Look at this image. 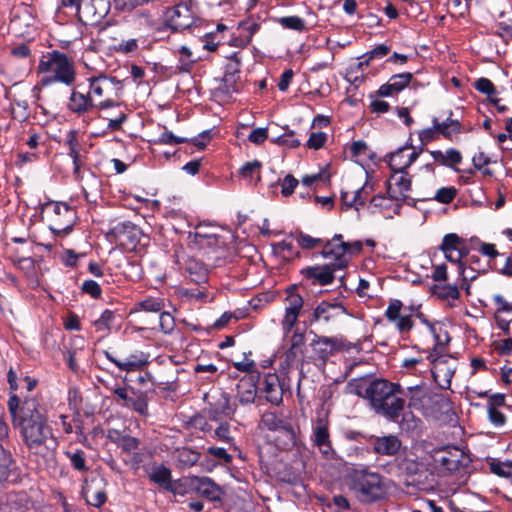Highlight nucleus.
Segmentation results:
<instances>
[{
	"instance_id": "nucleus-60",
	"label": "nucleus",
	"mask_w": 512,
	"mask_h": 512,
	"mask_svg": "<svg viewBox=\"0 0 512 512\" xmlns=\"http://www.w3.org/2000/svg\"><path fill=\"white\" fill-rule=\"evenodd\" d=\"M82 290L93 298H99L101 295L99 284L93 280H86L82 285Z\"/></svg>"
},
{
	"instance_id": "nucleus-64",
	"label": "nucleus",
	"mask_w": 512,
	"mask_h": 512,
	"mask_svg": "<svg viewBox=\"0 0 512 512\" xmlns=\"http://www.w3.org/2000/svg\"><path fill=\"white\" fill-rule=\"evenodd\" d=\"M207 452L219 460H223L225 463L232 461V456L227 453L226 449L221 447H209Z\"/></svg>"
},
{
	"instance_id": "nucleus-11",
	"label": "nucleus",
	"mask_w": 512,
	"mask_h": 512,
	"mask_svg": "<svg viewBox=\"0 0 512 512\" xmlns=\"http://www.w3.org/2000/svg\"><path fill=\"white\" fill-rule=\"evenodd\" d=\"M209 395H204V400L208 402L207 415L212 421H219L221 417L232 418L236 408L230 404V396L225 392H217L211 396V401L208 400Z\"/></svg>"
},
{
	"instance_id": "nucleus-18",
	"label": "nucleus",
	"mask_w": 512,
	"mask_h": 512,
	"mask_svg": "<svg viewBox=\"0 0 512 512\" xmlns=\"http://www.w3.org/2000/svg\"><path fill=\"white\" fill-rule=\"evenodd\" d=\"M166 22L175 31L187 29L193 23L191 11L183 4L169 8L166 12Z\"/></svg>"
},
{
	"instance_id": "nucleus-35",
	"label": "nucleus",
	"mask_w": 512,
	"mask_h": 512,
	"mask_svg": "<svg viewBox=\"0 0 512 512\" xmlns=\"http://www.w3.org/2000/svg\"><path fill=\"white\" fill-rule=\"evenodd\" d=\"M185 270L188 272L191 281L197 284L207 281V270L198 262L189 260L186 264Z\"/></svg>"
},
{
	"instance_id": "nucleus-29",
	"label": "nucleus",
	"mask_w": 512,
	"mask_h": 512,
	"mask_svg": "<svg viewBox=\"0 0 512 512\" xmlns=\"http://www.w3.org/2000/svg\"><path fill=\"white\" fill-rule=\"evenodd\" d=\"M149 478L165 490L174 494L177 492L171 479V470L164 465L154 466Z\"/></svg>"
},
{
	"instance_id": "nucleus-61",
	"label": "nucleus",
	"mask_w": 512,
	"mask_h": 512,
	"mask_svg": "<svg viewBox=\"0 0 512 512\" xmlns=\"http://www.w3.org/2000/svg\"><path fill=\"white\" fill-rule=\"evenodd\" d=\"M179 53L181 54L180 61H181V70L182 71H189L191 64L194 62L191 60L192 53L190 49L186 46H182L179 50Z\"/></svg>"
},
{
	"instance_id": "nucleus-4",
	"label": "nucleus",
	"mask_w": 512,
	"mask_h": 512,
	"mask_svg": "<svg viewBox=\"0 0 512 512\" xmlns=\"http://www.w3.org/2000/svg\"><path fill=\"white\" fill-rule=\"evenodd\" d=\"M38 71L41 73H51L42 79V84L47 85L53 82H62L71 85L75 81L76 73L73 63L64 53L53 51L42 56Z\"/></svg>"
},
{
	"instance_id": "nucleus-12",
	"label": "nucleus",
	"mask_w": 512,
	"mask_h": 512,
	"mask_svg": "<svg viewBox=\"0 0 512 512\" xmlns=\"http://www.w3.org/2000/svg\"><path fill=\"white\" fill-rule=\"evenodd\" d=\"M110 0H82L80 22L85 25L100 23L110 11Z\"/></svg>"
},
{
	"instance_id": "nucleus-37",
	"label": "nucleus",
	"mask_w": 512,
	"mask_h": 512,
	"mask_svg": "<svg viewBox=\"0 0 512 512\" xmlns=\"http://www.w3.org/2000/svg\"><path fill=\"white\" fill-rule=\"evenodd\" d=\"M432 292L442 300H457L459 298V290L456 285H434Z\"/></svg>"
},
{
	"instance_id": "nucleus-21",
	"label": "nucleus",
	"mask_w": 512,
	"mask_h": 512,
	"mask_svg": "<svg viewBox=\"0 0 512 512\" xmlns=\"http://www.w3.org/2000/svg\"><path fill=\"white\" fill-rule=\"evenodd\" d=\"M262 392L267 401L279 405L283 401L284 383L280 381L275 373H268L262 381Z\"/></svg>"
},
{
	"instance_id": "nucleus-15",
	"label": "nucleus",
	"mask_w": 512,
	"mask_h": 512,
	"mask_svg": "<svg viewBox=\"0 0 512 512\" xmlns=\"http://www.w3.org/2000/svg\"><path fill=\"white\" fill-rule=\"evenodd\" d=\"M112 232L119 244L129 250L136 247L141 237L140 229L131 222L118 223L113 227Z\"/></svg>"
},
{
	"instance_id": "nucleus-53",
	"label": "nucleus",
	"mask_w": 512,
	"mask_h": 512,
	"mask_svg": "<svg viewBox=\"0 0 512 512\" xmlns=\"http://www.w3.org/2000/svg\"><path fill=\"white\" fill-rule=\"evenodd\" d=\"M402 306L403 304L400 300H392L385 312L387 319L391 322H396V320L401 316L400 311Z\"/></svg>"
},
{
	"instance_id": "nucleus-48",
	"label": "nucleus",
	"mask_w": 512,
	"mask_h": 512,
	"mask_svg": "<svg viewBox=\"0 0 512 512\" xmlns=\"http://www.w3.org/2000/svg\"><path fill=\"white\" fill-rule=\"evenodd\" d=\"M66 145L69 148L68 155L72 157L73 161L80 160L76 131L72 130L67 134Z\"/></svg>"
},
{
	"instance_id": "nucleus-34",
	"label": "nucleus",
	"mask_w": 512,
	"mask_h": 512,
	"mask_svg": "<svg viewBox=\"0 0 512 512\" xmlns=\"http://www.w3.org/2000/svg\"><path fill=\"white\" fill-rule=\"evenodd\" d=\"M125 407L132 408L137 413L146 416L148 414L147 395L143 392L132 391V397Z\"/></svg>"
},
{
	"instance_id": "nucleus-6",
	"label": "nucleus",
	"mask_w": 512,
	"mask_h": 512,
	"mask_svg": "<svg viewBox=\"0 0 512 512\" xmlns=\"http://www.w3.org/2000/svg\"><path fill=\"white\" fill-rule=\"evenodd\" d=\"M433 462L440 473L452 475L466 472L471 463V458L458 447L448 446L435 451Z\"/></svg>"
},
{
	"instance_id": "nucleus-36",
	"label": "nucleus",
	"mask_w": 512,
	"mask_h": 512,
	"mask_svg": "<svg viewBox=\"0 0 512 512\" xmlns=\"http://www.w3.org/2000/svg\"><path fill=\"white\" fill-rule=\"evenodd\" d=\"M408 398V408L420 409L422 407V399L424 398V392L421 386H410L407 391H404L402 397Z\"/></svg>"
},
{
	"instance_id": "nucleus-62",
	"label": "nucleus",
	"mask_w": 512,
	"mask_h": 512,
	"mask_svg": "<svg viewBox=\"0 0 512 512\" xmlns=\"http://www.w3.org/2000/svg\"><path fill=\"white\" fill-rule=\"evenodd\" d=\"M268 138V132L266 128L254 129L248 136V140L254 144H262Z\"/></svg>"
},
{
	"instance_id": "nucleus-7",
	"label": "nucleus",
	"mask_w": 512,
	"mask_h": 512,
	"mask_svg": "<svg viewBox=\"0 0 512 512\" xmlns=\"http://www.w3.org/2000/svg\"><path fill=\"white\" fill-rule=\"evenodd\" d=\"M49 228L57 236L70 233L76 222L75 210L65 203L57 202L46 207Z\"/></svg>"
},
{
	"instance_id": "nucleus-52",
	"label": "nucleus",
	"mask_w": 512,
	"mask_h": 512,
	"mask_svg": "<svg viewBox=\"0 0 512 512\" xmlns=\"http://www.w3.org/2000/svg\"><path fill=\"white\" fill-rule=\"evenodd\" d=\"M159 326L165 334L172 332L175 327L173 316L168 312H161L159 315Z\"/></svg>"
},
{
	"instance_id": "nucleus-55",
	"label": "nucleus",
	"mask_w": 512,
	"mask_h": 512,
	"mask_svg": "<svg viewBox=\"0 0 512 512\" xmlns=\"http://www.w3.org/2000/svg\"><path fill=\"white\" fill-rule=\"evenodd\" d=\"M327 140V136L323 132H312L307 141V146L310 149H320L323 147L324 143Z\"/></svg>"
},
{
	"instance_id": "nucleus-50",
	"label": "nucleus",
	"mask_w": 512,
	"mask_h": 512,
	"mask_svg": "<svg viewBox=\"0 0 512 512\" xmlns=\"http://www.w3.org/2000/svg\"><path fill=\"white\" fill-rule=\"evenodd\" d=\"M298 184L299 181L293 175H286L281 182V194L284 197L292 195Z\"/></svg>"
},
{
	"instance_id": "nucleus-24",
	"label": "nucleus",
	"mask_w": 512,
	"mask_h": 512,
	"mask_svg": "<svg viewBox=\"0 0 512 512\" xmlns=\"http://www.w3.org/2000/svg\"><path fill=\"white\" fill-rule=\"evenodd\" d=\"M412 79L413 75L409 72L393 75L386 84L380 86L377 93L381 97L392 96L407 87Z\"/></svg>"
},
{
	"instance_id": "nucleus-17",
	"label": "nucleus",
	"mask_w": 512,
	"mask_h": 512,
	"mask_svg": "<svg viewBox=\"0 0 512 512\" xmlns=\"http://www.w3.org/2000/svg\"><path fill=\"white\" fill-rule=\"evenodd\" d=\"M336 271L338 269L329 263L304 268L301 274L304 278L311 280L313 285L325 286L333 282Z\"/></svg>"
},
{
	"instance_id": "nucleus-31",
	"label": "nucleus",
	"mask_w": 512,
	"mask_h": 512,
	"mask_svg": "<svg viewBox=\"0 0 512 512\" xmlns=\"http://www.w3.org/2000/svg\"><path fill=\"white\" fill-rule=\"evenodd\" d=\"M175 458L177 467L185 469L194 466L198 462L200 454L190 448L183 447L176 449Z\"/></svg>"
},
{
	"instance_id": "nucleus-13",
	"label": "nucleus",
	"mask_w": 512,
	"mask_h": 512,
	"mask_svg": "<svg viewBox=\"0 0 512 512\" xmlns=\"http://www.w3.org/2000/svg\"><path fill=\"white\" fill-rule=\"evenodd\" d=\"M187 487L210 501H220L222 489L209 477L191 476L185 479Z\"/></svg>"
},
{
	"instance_id": "nucleus-46",
	"label": "nucleus",
	"mask_w": 512,
	"mask_h": 512,
	"mask_svg": "<svg viewBox=\"0 0 512 512\" xmlns=\"http://www.w3.org/2000/svg\"><path fill=\"white\" fill-rule=\"evenodd\" d=\"M457 194V190L454 187H442L437 190L434 199L440 203L448 204L451 203Z\"/></svg>"
},
{
	"instance_id": "nucleus-56",
	"label": "nucleus",
	"mask_w": 512,
	"mask_h": 512,
	"mask_svg": "<svg viewBox=\"0 0 512 512\" xmlns=\"http://www.w3.org/2000/svg\"><path fill=\"white\" fill-rule=\"evenodd\" d=\"M475 88L488 96L496 93L494 84L487 78H480L475 82Z\"/></svg>"
},
{
	"instance_id": "nucleus-25",
	"label": "nucleus",
	"mask_w": 512,
	"mask_h": 512,
	"mask_svg": "<svg viewBox=\"0 0 512 512\" xmlns=\"http://www.w3.org/2000/svg\"><path fill=\"white\" fill-rule=\"evenodd\" d=\"M102 482L103 480H92L91 483H86L83 486L82 492L89 505L100 507L106 502L107 495L102 487Z\"/></svg>"
},
{
	"instance_id": "nucleus-51",
	"label": "nucleus",
	"mask_w": 512,
	"mask_h": 512,
	"mask_svg": "<svg viewBox=\"0 0 512 512\" xmlns=\"http://www.w3.org/2000/svg\"><path fill=\"white\" fill-rule=\"evenodd\" d=\"M114 318V313L111 310H105L99 319L93 322V325L96 327L97 331L109 330L110 323Z\"/></svg>"
},
{
	"instance_id": "nucleus-63",
	"label": "nucleus",
	"mask_w": 512,
	"mask_h": 512,
	"mask_svg": "<svg viewBox=\"0 0 512 512\" xmlns=\"http://www.w3.org/2000/svg\"><path fill=\"white\" fill-rule=\"evenodd\" d=\"M70 461L72 466L79 471H85L87 469L85 464L84 453L82 451H77L70 455Z\"/></svg>"
},
{
	"instance_id": "nucleus-20",
	"label": "nucleus",
	"mask_w": 512,
	"mask_h": 512,
	"mask_svg": "<svg viewBox=\"0 0 512 512\" xmlns=\"http://www.w3.org/2000/svg\"><path fill=\"white\" fill-rule=\"evenodd\" d=\"M240 62L235 58L234 62L226 65L225 74L217 90L224 95H231L239 90L240 85Z\"/></svg>"
},
{
	"instance_id": "nucleus-59",
	"label": "nucleus",
	"mask_w": 512,
	"mask_h": 512,
	"mask_svg": "<svg viewBox=\"0 0 512 512\" xmlns=\"http://www.w3.org/2000/svg\"><path fill=\"white\" fill-rule=\"evenodd\" d=\"M216 437L223 442L230 443L233 437L230 435V426L228 423H221L215 430Z\"/></svg>"
},
{
	"instance_id": "nucleus-57",
	"label": "nucleus",
	"mask_w": 512,
	"mask_h": 512,
	"mask_svg": "<svg viewBox=\"0 0 512 512\" xmlns=\"http://www.w3.org/2000/svg\"><path fill=\"white\" fill-rule=\"evenodd\" d=\"M188 424L196 429L207 432L211 430V426L207 422L206 418L201 414H196L190 417Z\"/></svg>"
},
{
	"instance_id": "nucleus-43",
	"label": "nucleus",
	"mask_w": 512,
	"mask_h": 512,
	"mask_svg": "<svg viewBox=\"0 0 512 512\" xmlns=\"http://www.w3.org/2000/svg\"><path fill=\"white\" fill-rule=\"evenodd\" d=\"M466 254L467 251L465 248L457 249L449 252L448 254H445V257L448 261L458 263L459 273L462 275L463 280H466L467 276L465 275V267L461 260Z\"/></svg>"
},
{
	"instance_id": "nucleus-23",
	"label": "nucleus",
	"mask_w": 512,
	"mask_h": 512,
	"mask_svg": "<svg viewBox=\"0 0 512 512\" xmlns=\"http://www.w3.org/2000/svg\"><path fill=\"white\" fill-rule=\"evenodd\" d=\"M493 300L497 306L494 314L497 326L503 332L509 334V325L512 322V303L506 301L501 295H495Z\"/></svg>"
},
{
	"instance_id": "nucleus-1",
	"label": "nucleus",
	"mask_w": 512,
	"mask_h": 512,
	"mask_svg": "<svg viewBox=\"0 0 512 512\" xmlns=\"http://www.w3.org/2000/svg\"><path fill=\"white\" fill-rule=\"evenodd\" d=\"M38 406L33 398L25 399L20 405V399L16 395L11 396L8 401V410L14 426L20 427L29 451L35 455L49 457L53 455L58 441Z\"/></svg>"
},
{
	"instance_id": "nucleus-5",
	"label": "nucleus",
	"mask_w": 512,
	"mask_h": 512,
	"mask_svg": "<svg viewBox=\"0 0 512 512\" xmlns=\"http://www.w3.org/2000/svg\"><path fill=\"white\" fill-rule=\"evenodd\" d=\"M89 92L98 109L116 106L123 89L122 82L116 77L99 73L88 78Z\"/></svg>"
},
{
	"instance_id": "nucleus-33",
	"label": "nucleus",
	"mask_w": 512,
	"mask_h": 512,
	"mask_svg": "<svg viewBox=\"0 0 512 512\" xmlns=\"http://www.w3.org/2000/svg\"><path fill=\"white\" fill-rule=\"evenodd\" d=\"M398 468L408 476H415L423 471V464L407 456L397 458Z\"/></svg>"
},
{
	"instance_id": "nucleus-28",
	"label": "nucleus",
	"mask_w": 512,
	"mask_h": 512,
	"mask_svg": "<svg viewBox=\"0 0 512 512\" xmlns=\"http://www.w3.org/2000/svg\"><path fill=\"white\" fill-rule=\"evenodd\" d=\"M313 436L314 444L319 448L320 452L329 455L332 452V445L328 425L323 421H319L313 429Z\"/></svg>"
},
{
	"instance_id": "nucleus-26",
	"label": "nucleus",
	"mask_w": 512,
	"mask_h": 512,
	"mask_svg": "<svg viewBox=\"0 0 512 512\" xmlns=\"http://www.w3.org/2000/svg\"><path fill=\"white\" fill-rule=\"evenodd\" d=\"M68 108L74 113L84 114L93 108H97V105L94 103L89 91L87 94H84L73 89L69 98Z\"/></svg>"
},
{
	"instance_id": "nucleus-27",
	"label": "nucleus",
	"mask_w": 512,
	"mask_h": 512,
	"mask_svg": "<svg viewBox=\"0 0 512 512\" xmlns=\"http://www.w3.org/2000/svg\"><path fill=\"white\" fill-rule=\"evenodd\" d=\"M401 441L395 435L377 437L373 441V450L380 455L394 456L401 448Z\"/></svg>"
},
{
	"instance_id": "nucleus-47",
	"label": "nucleus",
	"mask_w": 512,
	"mask_h": 512,
	"mask_svg": "<svg viewBox=\"0 0 512 512\" xmlns=\"http://www.w3.org/2000/svg\"><path fill=\"white\" fill-rule=\"evenodd\" d=\"M490 470L494 474L508 478L512 475V463L511 462H491Z\"/></svg>"
},
{
	"instance_id": "nucleus-2",
	"label": "nucleus",
	"mask_w": 512,
	"mask_h": 512,
	"mask_svg": "<svg viewBox=\"0 0 512 512\" xmlns=\"http://www.w3.org/2000/svg\"><path fill=\"white\" fill-rule=\"evenodd\" d=\"M348 388L351 393L366 399L376 414L390 421H396L406 405L402 386L385 379L354 378L349 381Z\"/></svg>"
},
{
	"instance_id": "nucleus-45",
	"label": "nucleus",
	"mask_w": 512,
	"mask_h": 512,
	"mask_svg": "<svg viewBox=\"0 0 512 512\" xmlns=\"http://www.w3.org/2000/svg\"><path fill=\"white\" fill-rule=\"evenodd\" d=\"M272 142L279 145H286L291 148H296L300 145V141L295 138L294 131L288 130L282 135H278L272 139Z\"/></svg>"
},
{
	"instance_id": "nucleus-39",
	"label": "nucleus",
	"mask_w": 512,
	"mask_h": 512,
	"mask_svg": "<svg viewBox=\"0 0 512 512\" xmlns=\"http://www.w3.org/2000/svg\"><path fill=\"white\" fill-rule=\"evenodd\" d=\"M206 226L198 225L195 228L194 237L197 244L200 246L204 245V242L207 241V245H215L218 242V239L215 234L209 233L206 231Z\"/></svg>"
},
{
	"instance_id": "nucleus-54",
	"label": "nucleus",
	"mask_w": 512,
	"mask_h": 512,
	"mask_svg": "<svg viewBox=\"0 0 512 512\" xmlns=\"http://www.w3.org/2000/svg\"><path fill=\"white\" fill-rule=\"evenodd\" d=\"M287 306L286 310L300 313L302 307H303V298L296 293H290L288 297L286 298Z\"/></svg>"
},
{
	"instance_id": "nucleus-40",
	"label": "nucleus",
	"mask_w": 512,
	"mask_h": 512,
	"mask_svg": "<svg viewBox=\"0 0 512 512\" xmlns=\"http://www.w3.org/2000/svg\"><path fill=\"white\" fill-rule=\"evenodd\" d=\"M429 330L435 339V347L434 354L438 353V347L445 346L450 341V337L446 331L443 330V327L439 325L438 327L434 324H429Z\"/></svg>"
},
{
	"instance_id": "nucleus-32",
	"label": "nucleus",
	"mask_w": 512,
	"mask_h": 512,
	"mask_svg": "<svg viewBox=\"0 0 512 512\" xmlns=\"http://www.w3.org/2000/svg\"><path fill=\"white\" fill-rule=\"evenodd\" d=\"M305 345V336L303 333L295 332L291 337L290 348L286 352L287 365L292 364L299 354H303V347Z\"/></svg>"
},
{
	"instance_id": "nucleus-49",
	"label": "nucleus",
	"mask_w": 512,
	"mask_h": 512,
	"mask_svg": "<svg viewBox=\"0 0 512 512\" xmlns=\"http://www.w3.org/2000/svg\"><path fill=\"white\" fill-rule=\"evenodd\" d=\"M147 364L146 360L138 359L136 356H132L127 361H122L121 363H117V367L126 372L134 371L136 369L142 368Z\"/></svg>"
},
{
	"instance_id": "nucleus-8",
	"label": "nucleus",
	"mask_w": 512,
	"mask_h": 512,
	"mask_svg": "<svg viewBox=\"0 0 512 512\" xmlns=\"http://www.w3.org/2000/svg\"><path fill=\"white\" fill-rule=\"evenodd\" d=\"M347 314L346 308L340 303L320 302L311 314L310 323L319 322L324 327L337 324Z\"/></svg>"
},
{
	"instance_id": "nucleus-19",
	"label": "nucleus",
	"mask_w": 512,
	"mask_h": 512,
	"mask_svg": "<svg viewBox=\"0 0 512 512\" xmlns=\"http://www.w3.org/2000/svg\"><path fill=\"white\" fill-rule=\"evenodd\" d=\"M313 350V359L320 360L325 364L330 356L340 350L341 345L336 338L317 337L310 344Z\"/></svg>"
},
{
	"instance_id": "nucleus-9",
	"label": "nucleus",
	"mask_w": 512,
	"mask_h": 512,
	"mask_svg": "<svg viewBox=\"0 0 512 512\" xmlns=\"http://www.w3.org/2000/svg\"><path fill=\"white\" fill-rule=\"evenodd\" d=\"M347 246L348 245L343 241V236L336 234L332 239L323 243L321 255L324 258H332L334 261L330 264L338 270H343L350 262V257L347 254Z\"/></svg>"
},
{
	"instance_id": "nucleus-14",
	"label": "nucleus",
	"mask_w": 512,
	"mask_h": 512,
	"mask_svg": "<svg viewBox=\"0 0 512 512\" xmlns=\"http://www.w3.org/2000/svg\"><path fill=\"white\" fill-rule=\"evenodd\" d=\"M262 422L267 429L278 431L283 436L286 446H295L297 444L294 427L275 413H265L262 417Z\"/></svg>"
},
{
	"instance_id": "nucleus-3",
	"label": "nucleus",
	"mask_w": 512,
	"mask_h": 512,
	"mask_svg": "<svg viewBox=\"0 0 512 512\" xmlns=\"http://www.w3.org/2000/svg\"><path fill=\"white\" fill-rule=\"evenodd\" d=\"M350 490L361 503H373L386 497L385 479L366 469L355 470L351 475Z\"/></svg>"
},
{
	"instance_id": "nucleus-41",
	"label": "nucleus",
	"mask_w": 512,
	"mask_h": 512,
	"mask_svg": "<svg viewBox=\"0 0 512 512\" xmlns=\"http://www.w3.org/2000/svg\"><path fill=\"white\" fill-rule=\"evenodd\" d=\"M115 442L125 453L137 450L140 445V440L138 438L129 435L120 436Z\"/></svg>"
},
{
	"instance_id": "nucleus-58",
	"label": "nucleus",
	"mask_w": 512,
	"mask_h": 512,
	"mask_svg": "<svg viewBox=\"0 0 512 512\" xmlns=\"http://www.w3.org/2000/svg\"><path fill=\"white\" fill-rule=\"evenodd\" d=\"M261 163L257 160L247 162L240 170V173L245 178H252L255 173L259 174Z\"/></svg>"
},
{
	"instance_id": "nucleus-44",
	"label": "nucleus",
	"mask_w": 512,
	"mask_h": 512,
	"mask_svg": "<svg viewBox=\"0 0 512 512\" xmlns=\"http://www.w3.org/2000/svg\"><path fill=\"white\" fill-rule=\"evenodd\" d=\"M279 22L283 27L287 29H292L296 31L305 30V21L298 16L282 17L280 18Z\"/></svg>"
},
{
	"instance_id": "nucleus-16",
	"label": "nucleus",
	"mask_w": 512,
	"mask_h": 512,
	"mask_svg": "<svg viewBox=\"0 0 512 512\" xmlns=\"http://www.w3.org/2000/svg\"><path fill=\"white\" fill-rule=\"evenodd\" d=\"M259 380L260 375L258 372L246 374L239 380L236 397L241 405L254 403Z\"/></svg>"
},
{
	"instance_id": "nucleus-10",
	"label": "nucleus",
	"mask_w": 512,
	"mask_h": 512,
	"mask_svg": "<svg viewBox=\"0 0 512 512\" xmlns=\"http://www.w3.org/2000/svg\"><path fill=\"white\" fill-rule=\"evenodd\" d=\"M428 359L432 363L431 373L435 382L441 388L448 389L456 370L454 362L447 356H435L434 353H431Z\"/></svg>"
},
{
	"instance_id": "nucleus-22",
	"label": "nucleus",
	"mask_w": 512,
	"mask_h": 512,
	"mask_svg": "<svg viewBox=\"0 0 512 512\" xmlns=\"http://www.w3.org/2000/svg\"><path fill=\"white\" fill-rule=\"evenodd\" d=\"M393 172L388 182L387 192L393 199L406 198V193L411 190V178L407 170Z\"/></svg>"
},
{
	"instance_id": "nucleus-42",
	"label": "nucleus",
	"mask_w": 512,
	"mask_h": 512,
	"mask_svg": "<svg viewBox=\"0 0 512 512\" xmlns=\"http://www.w3.org/2000/svg\"><path fill=\"white\" fill-rule=\"evenodd\" d=\"M294 235L296 237L298 244L303 249H313L322 244L321 239L311 237L307 234H304L302 231H296Z\"/></svg>"
},
{
	"instance_id": "nucleus-38",
	"label": "nucleus",
	"mask_w": 512,
	"mask_h": 512,
	"mask_svg": "<svg viewBox=\"0 0 512 512\" xmlns=\"http://www.w3.org/2000/svg\"><path fill=\"white\" fill-rule=\"evenodd\" d=\"M464 240L457 234L451 233L444 236L440 249L448 254L451 251L464 248Z\"/></svg>"
},
{
	"instance_id": "nucleus-30",
	"label": "nucleus",
	"mask_w": 512,
	"mask_h": 512,
	"mask_svg": "<svg viewBox=\"0 0 512 512\" xmlns=\"http://www.w3.org/2000/svg\"><path fill=\"white\" fill-rule=\"evenodd\" d=\"M409 148V146H404L399 148L394 153L390 154L389 166L393 171L407 170L411 166V164L416 161L420 154V152L416 151H413L409 155H407L405 161H399V158L402 156V154H404L405 151L408 150Z\"/></svg>"
}]
</instances>
